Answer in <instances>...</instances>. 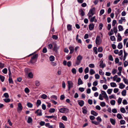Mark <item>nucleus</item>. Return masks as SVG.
Returning <instances> with one entry per match:
<instances>
[{
    "label": "nucleus",
    "mask_w": 128,
    "mask_h": 128,
    "mask_svg": "<svg viewBox=\"0 0 128 128\" xmlns=\"http://www.w3.org/2000/svg\"><path fill=\"white\" fill-rule=\"evenodd\" d=\"M38 56V54H35L32 56L30 61V62L32 64L35 62L37 60V59Z\"/></svg>",
    "instance_id": "f257e3e1"
},
{
    "label": "nucleus",
    "mask_w": 128,
    "mask_h": 128,
    "mask_svg": "<svg viewBox=\"0 0 128 128\" xmlns=\"http://www.w3.org/2000/svg\"><path fill=\"white\" fill-rule=\"evenodd\" d=\"M95 10V9L94 8H93L90 10L88 14L89 18L91 17L94 14Z\"/></svg>",
    "instance_id": "f03ea898"
},
{
    "label": "nucleus",
    "mask_w": 128,
    "mask_h": 128,
    "mask_svg": "<svg viewBox=\"0 0 128 128\" xmlns=\"http://www.w3.org/2000/svg\"><path fill=\"white\" fill-rule=\"evenodd\" d=\"M69 111L68 109L65 108H62L59 110L60 112L62 113H68Z\"/></svg>",
    "instance_id": "7ed1b4c3"
},
{
    "label": "nucleus",
    "mask_w": 128,
    "mask_h": 128,
    "mask_svg": "<svg viewBox=\"0 0 128 128\" xmlns=\"http://www.w3.org/2000/svg\"><path fill=\"white\" fill-rule=\"evenodd\" d=\"M82 58V56L81 55H79L77 57L76 61V64L77 65H79Z\"/></svg>",
    "instance_id": "20e7f679"
},
{
    "label": "nucleus",
    "mask_w": 128,
    "mask_h": 128,
    "mask_svg": "<svg viewBox=\"0 0 128 128\" xmlns=\"http://www.w3.org/2000/svg\"><path fill=\"white\" fill-rule=\"evenodd\" d=\"M23 107L21 104L19 102L18 104V107L17 108V111L18 112L20 113L21 110H22Z\"/></svg>",
    "instance_id": "39448f33"
},
{
    "label": "nucleus",
    "mask_w": 128,
    "mask_h": 128,
    "mask_svg": "<svg viewBox=\"0 0 128 128\" xmlns=\"http://www.w3.org/2000/svg\"><path fill=\"white\" fill-rule=\"evenodd\" d=\"M100 36H97L96 40V43L97 44L100 45Z\"/></svg>",
    "instance_id": "423d86ee"
},
{
    "label": "nucleus",
    "mask_w": 128,
    "mask_h": 128,
    "mask_svg": "<svg viewBox=\"0 0 128 128\" xmlns=\"http://www.w3.org/2000/svg\"><path fill=\"white\" fill-rule=\"evenodd\" d=\"M35 114H37L38 116H41L42 115V111L41 110H38L35 112Z\"/></svg>",
    "instance_id": "0eeeda50"
},
{
    "label": "nucleus",
    "mask_w": 128,
    "mask_h": 128,
    "mask_svg": "<svg viewBox=\"0 0 128 128\" xmlns=\"http://www.w3.org/2000/svg\"><path fill=\"white\" fill-rule=\"evenodd\" d=\"M94 25L93 23H91L89 25V28L90 30H92L94 28Z\"/></svg>",
    "instance_id": "6e6552de"
},
{
    "label": "nucleus",
    "mask_w": 128,
    "mask_h": 128,
    "mask_svg": "<svg viewBox=\"0 0 128 128\" xmlns=\"http://www.w3.org/2000/svg\"><path fill=\"white\" fill-rule=\"evenodd\" d=\"M69 49L70 50V54H72L74 51V48L72 46H70L69 47Z\"/></svg>",
    "instance_id": "1a4fd4ad"
},
{
    "label": "nucleus",
    "mask_w": 128,
    "mask_h": 128,
    "mask_svg": "<svg viewBox=\"0 0 128 128\" xmlns=\"http://www.w3.org/2000/svg\"><path fill=\"white\" fill-rule=\"evenodd\" d=\"M67 83L68 84V86L72 87L73 83L71 81H67Z\"/></svg>",
    "instance_id": "9d476101"
},
{
    "label": "nucleus",
    "mask_w": 128,
    "mask_h": 128,
    "mask_svg": "<svg viewBox=\"0 0 128 128\" xmlns=\"http://www.w3.org/2000/svg\"><path fill=\"white\" fill-rule=\"evenodd\" d=\"M110 121L112 124L114 125L116 123V120L115 119L112 118H110Z\"/></svg>",
    "instance_id": "9b49d317"
},
{
    "label": "nucleus",
    "mask_w": 128,
    "mask_h": 128,
    "mask_svg": "<svg viewBox=\"0 0 128 128\" xmlns=\"http://www.w3.org/2000/svg\"><path fill=\"white\" fill-rule=\"evenodd\" d=\"M58 49V47L56 44L53 47V50L56 52H57Z\"/></svg>",
    "instance_id": "f8f14e48"
},
{
    "label": "nucleus",
    "mask_w": 128,
    "mask_h": 128,
    "mask_svg": "<svg viewBox=\"0 0 128 128\" xmlns=\"http://www.w3.org/2000/svg\"><path fill=\"white\" fill-rule=\"evenodd\" d=\"M67 28L68 30V31H71L72 30V26L70 24H68L67 26Z\"/></svg>",
    "instance_id": "ddd939ff"
},
{
    "label": "nucleus",
    "mask_w": 128,
    "mask_h": 128,
    "mask_svg": "<svg viewBox=\"0 0 128 128\" xmlns=\"http://www.w3.org/2000/svg\"><path fill=\"white\" fill-rule=\"evenodd\" d=\"M91 114L95 116H97L98 115V113L93 110L91 111Z\"/></svg>",
    "instance_id": "4468645a"
},
{
    "label": "nucleus",
    "mask_w": 128,
    "mask_h": 128,
    "mask_svg": "<svg viewBox=\"0 0 128 128\" xmlns=\"http://www.w3.org/2000/svg\"><path fill=\"white\" fill-rule=\"evenodd\" d=\"M118 38L117 40L118 42H120L122 40V37L119 33H118Z\"/></svg>",
    "instance_id": "2eb2a0df"
},
{
    "label": "nucleus",
    "mask_w": 128,
    "mask_h": 128,
    "mask_svg": "<svg viewBox=\"0 0 128 128\" xmlns=\"http://www.w3.org/2000/svg\"><path fill=\"white\" fill-rule=\"evenodd\" d=\"M83 82L80 78H78V85L82 84Z\"/></svg>",
    "instance_id": "dca6fc26"
},
{
    "label": "nucleus",
    "mask_w": 128,
    "mask_h": 128,
    "mask_svg": "<svg viewBox=\"0 0 128 128\" xmlns=\"http://www.w3.org/2000/svg\"><path fill=\"white\" fill-rule=\"evenodd\" d=\"M78 104L80 106L82 107L84 104V102L83 100H81L78 102Z\"/></svg>",
    "instance_id": "f3484780"
},
{
    "label": "nucleus",
    "mask_w": 128,
    "mask_h": 128,
    "mask_svg": "<svg viewBox=\"0 0 128 128\" xmlns=\"http://www.w3.org/2000/svg\"><path fill=\"white\" fill-rule=\"evenodd\" d=\"M125 87V85L122 83H120L119 84V88L120 89H123Z\"/></svg>",
    "instance_id": "a211bd4d"
},
{
    "label": "nucleus",
    "mask_w": 128,
    "mask_h": 128,
    "mask_svg": "<svg viewBox=\"0 0 128 128\" xmlns=\"http://www.w3.org/2000/svg\"><path fill=\"white\" fill-rule=\"evenodd\" d=\"M32 119L31 117L30 116H28V120L27 121L28 123H32Z\"/></svg>",
    "instance_id": "6ab92c4d"
},
{
    "label": "nucleus",
    "mask_w": 128,
    "mask_h": 128,
    "mask_svg": "<svg viewBox=\"0 0 128 128\" xmlns=\"http://www.w3.org/2000/svg\"><path fill=\"white\" fill-rule=\"evenodd\" d=\"M118 48L119 49H122V42L119 43L118 46Z\"/></svg>",
    "instance_id": "aec40b11"
},
{
    "label": "nucleus",
    "mask_w": 128,
    "mask_h": 128,
    "mask_svg": "<svg viewBox=\"0 0 128 128\" xmlns=\"http://www.w3.org/2000/svg\"><path fill=\"white\" fill-rule=\"evenodd\" d=\"M41 103V101L40 100H37L36 105L37 107H38V106L40 105Z\"/></svg>",
    "instance_id": "412c9836"
},
{
    "label": "nucleus",
    "mask_w": 128,
    "mask_h": 128,
    "mask_svg": "<svg viewBox=\"0 0 128 128\" xmlns=\"http://www.w3.org/2000/svg\"><path fill=\"white\" fill-rule=\"evenodd\" d=\"M80 14L82 16H84V15L85 13L84 11L82 9H80Z\"/></svg>",
    "instance_id": "4be33fe9"
},
{
    "label": "nucleus",
    "mask_w": 128,
    "mask_h": 128,
    "mask_svg": "<svg viewBox=\"0 0 128 128\" xmlns=\"http://www.w3.org/2000/svg\"><path fill=\"white\" fill-rule=\"evenodd\" d=\"M110 85L112 87H116L117 85L116 83L114 82H112L110 83Z\"/></svg>",
    "instance_id": "5701e85b"
},
{
    "label": "nucleus",
    "mask_w": 128,
    "mask_h": 128,
    "mask_svg": "<svg viewBox=\"0 0 128 128\" xmlns=\"http://www.w3.org/2000/svg\"><path fill=\"white\" fill-rule=\"evenodd\" d=\"M51 62L54 61V57L53 56H51L49 58Z\"/></svg>",
    "instance_id": "b1692460"
},
{
    "label": "nucleus",
    "mask_w": 128,
    "mask_h": 128,
    "mask_svg": "<svg viewBox=\"0 0 128 128\" xmlns=\"http://www.w3.org/2000/svg\"><path fill=\"white\" fill-rule=\"evenodd\" d=\"M59 127L60 128H65V126L64 124L61 122L60 123Z\"/></svg>",
    "instance_id": "393cba45"
},
{
    "label": "nucleus",
    "mask_w": 128,
    "mask_h": 128,
    "mask_svg": "<svg viewBox=\"0 0 128 128\" xmlns=\"http://www.w3.org/2000/svg\"><path fill=\"white\" fill-rule=\"evenodd\" d=\"M8 81L9 83L10 84H13V81L11 77H9L8 79Z\"/></svg>",
    "instance_id": "a878e982"
},
{
    "label": "nucleus",
    "mask_w": 128,
    "mask_h": 128,
    "mask_svg": "<svg viewBox=\"0 0 128 128\" xmlns=\"http://www.w3.org/2000/svg\"><path fill=\"white\" fill-rule=\"evenodd\" d=\"M90 75H92L94 74L95 73V72L94 70L91 69L90 71Z\"/></svg>",
    "instance_id": "bb28decb"
},
{
    "label": "nucleus",
    "mask_w": 128,
    "mask_h": 128,
    "mask_svg": "<svg viewBox=\"0 0 128 128\" xmlns=\"http://www.w3.org/2000/svg\"><path fill=\"white\" fill-rule=\"evenodd\" d=\"M118 29L119 31H122L123 30V28L121 25H119L118 26Z\"/></svg>",
    "instance_id": "cd10ccee"
},
{
    "label": "nucleus",
    "mask_w": 128,
    "mask_h": 128,
    "mask_svg": "<svg viewBox=\"0 0 128 128\" xmlns=\"http://www.w3.org/2000/svg\"><path fill=\"white\" fill-rule=\"evenodd\" d=\"M3 100L6 103L10 102V99L8 98L4 99Z\"/></svg>",
    "instance_id": "c85d7f7f"
},
{
    "label": "nucleus",
    "mask_w": 128,
    "mask_h": 128,
    "mask_svg": "<svg viewBox=\"0 0 128 128\" xmlns=\"http://www.w3.org/2000/svg\"><path fill=\"white\" fill-rule=\"evenodd\" d=\"M47 97V96L45 94H42L41 96V98L44 99H46Z\"/></svg>",
    "instance_id": "c756f323"
},
{
    "label": "nucleus",
    "mask_w": 128,
    "mask_h": 128,
    "mask_svg": "<svg viewBox=\"0 0 128 128\" xmlns=\"http://www.w3.org/2000/svg\"><path fill=\"white\" fill-rule=\"evenodd\" d=\"M122 95L123 96H125L126 95V90H124L122 92Z\"/></svg>",
    "instance_id": "7c9ffc66"
},
{
    "label": "nucleus",
    "mask_w": 128,
    "mask_h": 128,
    "mask_svg": "<svg viewBox=\"0 0 128 128\" xmlns=\"http://www.w3.org/2000/svg\"><path fill=\"white\" fill-rule=\"evenodd\" d=\"M0 79L1 81L3 82H4V77L0 75Z\"/></svg>",
    "instance_id": "2f4dec72"
},
{
    "label": "nucleus",
    "mask_w": 128,
    "mask_h": 128,
    "mask_svg": "<svg viewBox=\"0 0 128 128\" xmlns=\"http://www.w3.org/2000/svg\"><path fill=\"white\" fill-rule=\"evenodd\" d=\"M7 69L6 68H4L2 70L3 73L4 74H6L7 73Z\"/></svg>",
    "instance_id": "473e14b6"
},
{
    "label": "nucleus",
    "mask_w": 128,
    "mask_h": 128,
    "mask_svg": "<svg viewBox=\"0 0 128 128\" xmlns=\"http://www.w3.org/2000/svg\"><path fill=\"white\" fill-rule=\"evenodd\" d=\"M27 105L28 107L30 108H32L33 106L32 104L29 102L27 103Z\"/></svg>",
    "instance_id": "72a5a7b5"
},
{
    "label": "nucleus",
    "mask_w": 128,
    "mask_h": 128,
    "mask_svg": "<svg viewBox=\"0 0 128 128\" xmlns=\"http://www.w3.org/2000/svg\"><path fill=\"white\" fill-rule=\"evenodd\" d=\"M55 111V109L54 108H50L49 110V112L50 113H54Z\"/></svg>",
    "instance_id": "f704fd0d"
},
{
    "label": "nucleus",
    "mask_w": 128,
    "mask_h": 128,
    "mask_svg": "<svg viewBox=\"0 0 128 128\" xmlns=\"http://www.w3.org/2000/svg\"><path fill=\"white\" fill-rule=\"evenodd\" d=\"M123 80L125 84H128V80L125 78H124Z\"/></svg>",
    "instance_id": "c9c22d12"
},
{
    "label": "nucleus",
    "mask_w": 128,
    "mask_h": 128,
    "mask_svg": "<svg viewBox=\"0 0 128 128\" xmlns=\"http://www.w3.org/2000/svg\"><path fill=\"white\" fill-rule=\"evenodd\" d=\"M96 119L98 122H99V123L101 122L102 121V119L100 117H98L96 118Z\"/></svg>",
    "instance_id": "e433bc0d"
},
{
    "label": "nucleus",
    "mask_w": 128,
    "mask_h": 128,
    "mask_svg": "<svg viewBox=\"0 0 128 128\" xmlns=\"http://www.w3.org/2000/svg\"><path fill=\"white\" fill-rule=\"evenodd\" d=\"M24 91L26 94L30 92V90L28 88H26L24 89Z\"/></svg>",
    "instance_id": "4c0bfd02"
},
{
    "label": "nucleus",
    "mask_w": 128,
    "mask_h": 128,
    "mask_svg": "<svg viewBox=\"0 0 128 128\" xmlns=\"http://www.w3.org/2000/svg\"><path fill=\"white\" fill-rule=\"evenodd\" d=\"M117 118L119 119H121L122 118V117L121 114H118L117 115Z\"/></svg>",
    "instance_id": "58836bf2"
},
{
    "label": "nucleus",
    "mask_w": 128,
    "mask_h": 128,
    "mask_svg": "<svg viewBox=\"0 0 128 128\" xmlns=\"http://www.w3.org/2000/svg\"><path fill=\"white\" fill-rule=\"evenodd\" d=\"M110 39L112 41L116 40V38L114 36H112L110 37Z\"/></svg>",
    "instance_id": "ea45409f"
},
{
    "label": "nucleus",
    "mask_w": 128,
    "mask_h": 128,
    "mask_svg": "<svg viewBox=\"0 0 128 128\" xmlns=\"http://www.w3.org/2000/svg\"><path fill=\"white\" fill-rule=\"evenodd\" d=\"M71 71L72 73L74 74H75L76 73V70L75 68H72Z\"/></svg>",
    "instance_id": "a19ab883"
},
{
    "label": "nucleus",
    "mask_w": 128,
    "mask_h": 128,
    "mask_svg": "<svg viewBox=\"0 0 128 128\" xmlns=\"http://www.w3.org/2000/svg\"><path fill=\"white\" fill-rule=\"evenodd\" d=\"M92 124H94L96 125H98L99 124V122L95 121H92Z\"/></svg>",
    "instance_id": "79ce46f5"
},
{
    "label": "nucleus",
    "mask_w": 128,
    "mask_h": 128,
    "mask_svg": "<svg viewBox=\"0 0 128 128\" xmlns=\"http://www.w3.org/2000/svg\"><path fill=\"white\" fill-rule=\"evenodd\" d=\"M115 101L114 100H111L110 102V103L112 106H114L115 105Z\"/></svg>",
    "instance_id": "37998d69"
},
{
    "label": "nucleus",
    "mask_w": 128,
    "mask_h": 128,
    "mask_svg": "<svg viewBox=\"0 0 128 128\" xmlns=\"http://www.w3.org/2000/svg\"><path fill=\"white\" fill-rule=\"evenodd\" d=\"M112 91V89H109L108 90L107 92L108 94H110Z\"/></svg>",
    "instance_id": "c03bdc74"
},
{
    "label": "nucleus",
    "mask_w": 128,
    "mask_h": 128,
    "mask_svg": "<svg viewBox=\"0 0 128 128\" xmlns=\"http://www.w3.org/2000/svg\"><path fill=\"white\" fill-rule=\"evenodd\" d=\"M97 48L96 47H95L93 48V50L94 52L95 53V54H97L98 53V52L97 51Z\"/></svg>",
    "instance_id": "a18cd8bd"
},
{
    "label": "nucleus",
    "mask_w": 128,
    "mask_h": 128,
    "mask_svg": "<svg viewBox=\"0 0 128 128\" xmlns=\"http://www.w3.org/2000/svg\"><path fill=\"white\" fill-rule=\"evenodd\" d=\"M62 119L64 121H66L68 120L66 116H62Z\"/></svg>",
    "instance_id": "49530a36"
},
{
    "label": "nucleus",
    "mask_w": 128,
    "mask_h": 128,
    "mask_svg": "<svg viewBox=\"0 0 128 128\" xmlns=\"http://www.w3.org/2000/svg\"><path fill=\"white\" fill-rule=\"evenodd\" d=\"M52 38L54 39L57 40L58 38V36H57L54 35H53L52 36Z\"/></svg>",
    "instance_id": "de8ad7c7"
},
{
    "label": "nucleus",
    "mask_w": 128,
    "mask_h": 128,
    "mask_svg": "<svg viewBox=\"0 0 128 128\" xmlns=\"http://www.w3.org/2000/svg\"><path fill=\"white\" fill-rule=\"evenodd\" d=\"M103 50L102 48V47H100L98 48V52H101Z\"/></svg>",
    "instance_id": "09e8293b"
},
{
    "label": "nucleus",
    "mask_w": 128,
    "mask_h": 128,
    "mask_svg": "<svg viewBox=\"0 0 128 128\" xmlns=\"http://www.w3.org/2000/svg\"><path fill=\"white\" fill-rule=\"evenodd\" d=\"M113 30L115 34H116L117 32V28L116 26H114L113 28Z\"/></svg>",
    "instance_id": "8fccbe9b"
},
{
    "label": "nucleus",
    "mask_w": 128,
    "mask_h": 128,
    "mask_svg": "<svg viewBox=\"0 0 128 128\" xmlns=\"http://www.w3.org/2000/svg\"><path fill=\"white\" fill-rule=\"evenodd\" d=\"M120 111L122 113H124L126 112V110L124 108H120Z\"/></svg>",
    "instance_id": "3c124183"
},
{
    "label": "nucleus",
    "mask_w": 128,
    "mask_h": 128,
    "mask_svg": "<svg viewBox=\"0 0 128 128\" xmlns=\"http://www.w3.org/2000/svg\"><path fill=\"white\" fill-rule=\"evenodd\" d=\"M108 58L111 61H113V60L112 56L111 55H110L108 56Z\"/></svg>",
    "instance_id": "603ef678"
},
{
    "label": "nucleus",
    "mask_w": 128,
    "mask_h": 128,
    "mask_svg": "<svg viewBox=\"0 0 128 128\" xmlns=\"http://www.w3.org/2000/svg\"><path fill=\"white\" fill-rule=\"evenodd\" d=\"M104 12V9H102L100 10V15L101 16L103 14Z\"/></svg>",
    "instance_id": "864d4df0"
},
{
    "label": "nucleus",
    "mask_w": 128,
    "mask_h": 128,
    "mask_svg": "<svg viewBox=\"0 0 128 128\" xmlns=\"http://www.w3.org/2000/svg\"><path fill=\"white\" fill-rule=\"evenodd\" d=\"M28 76L30 78L33 77V74L32 72H30L28 74Z\"/></svg>",
    "instance_id": "5fc2aeb1"
},
{
    "label": "nucleus",
    "mask_w": 128,
    "mask_h": 128,
    "mask_svg": "<svg viewBox=\"0 0 128 128\" xmlns=\"http://www.w3.org/2000/svg\"><path fill=\"white\" fill-rule=\"evenodd\" d=\"M96 16H94L92 17V18L90 20V21L91 22H92L94 21V20L95 19Z\"/></svg>",
    "instance_id": "6e6d98bb"
},
{
    "label": "nucleus",
    "mask_w": 128,
    "mask_h": 128,
    "mask_svg": "<svg viewBox=\"0 0 128 128\" xmlns=\"http://www.w3.org/2000/svg\"><path fill=\"white\" fill-rule=\"evenodd\" d=\"M100 105L102 107H104L105 106L106 104L104 102H100Z\"/></svg>",
    "instance_id": "4d7b16f0"
},
{
    "label": "nucleus",
    "mask_w": 128,
    "mask_h": 128,
    "mask_svg": "<svg viewBox=\"0 0 128 128\" xmlns=\"http://www.w3.org/2000/svg\"><path fill=\"white\" fill-rule=\"evenodd\" d=\"M103 24L102 23L100 24H99V30H101L102 29V28L103 27Z\"/></svg>",
    "instance_id": "13d9d810"
},
{
    "label": "nucleus",
    "mask_w": 128,
    "mask_h": 128,
    "mask_svg": "<svg viewBox=\"0 0 128 128\" xmlns=\"http://www.w3.org/2000/svg\"><path fill=\"white\" fill-rule=\"evenodd\" d=\"M35 83L36 86H39L40 85V82L38 80L36 81Z\"/></svg>",
    "instance_id": "bf43d9fd"
},
{
    "label": "nucleus",
    "mask_w": 128,
    "mask_h": 128,
    "mask_svg": "<svg viewBox=\"0 0 128 128\" xmlns=\"http://www.w3.org/2000/svg\"><path fill=\"white\" fill-rule=\"evenodd\" d=\"M48 49H52V44H49L48 46Z\"/></svg>",
    "instance_id": "052dcab7"
},
{
    "label": "nucleus",
    "mask_w": 128,
    "mask_h": 128,
    "mask_svg": "<svg viewBox=\"0 0 128 128\" xmlns=\"http://www.w3.org/2000/svg\"><path fill=\"white\" fill-rule=\"evenodd\" d=\"M89 68L88 67L86 68L84 70V73L85 74L87 73L88 72Z\"/></svg>",
    "instance_id": "680f3d73"
},
{
    "label": "nucleus",
    "mask_w": 128,
    "mask_h": 128,
    "mask_svg": "<svg viewBox=\"0 0 128 128\" xmlns=\"http://www.w3.org/2000/svg\"><path fill=\"white\" fill-rule=\"evenodd\" d=\"M78 71L80 73H81L82 72H83V68L82 67H81L79 68L78 70Z\"/></svg>",
    "instance_id": "e2e57ef3"
},
{
    "label": "nucleus",
    "mask_w": 128,
    "mask_h": 128,
    "mask_svg": "<svg viewBox=\"0 0 128 128\" xmlns=\"http://www.w3.org/2000/svg\"><path fill=\"white\" fill-rule=\"evenodd\" d=\"M122 100V99L120 97L118 99V102L119 104H121Z\"/></svg>",
    "instance_id": "0e129e2a"
},
{
    "label": "nucleus",
    "mask_w": 128,
    "mask_h": 128,
    "mask_svg": "<svg viewBox=\"0 0 128 128\" xmlns=\"http://www.w3.org/2000/svg\"><path fill=\"white\" fill-rule=\"evenodd\" d=\"M4 96L6 98H8L9 97V96L7 93H5L4 94Z\"/></svg>",
    "instance_id": "69168bd1"
},
{
    "label": "nucleus",
    "mask_w": 128,
    "mask_h": 128,
    "mask_svg": "<svg viewBox=\"0 0 128 128\" xmlns=\"http://www.w3.org/2000/svg\"><path fill=\"white\" fill-rule=\"evenodd\" d=\"M122 103L123 104H128V102L125 99L124 100L122 101Z\"/></svg>",
    "instance_id": "338daca9"
},
{
    "label": "nucleus",
    "mask_w": 128,
    "mask_h": 128,
    "mask_svg": "<svg viewBox=\"0 0 128 128\" xmlns=\"http://www.w3.org/2000/svg\"><path fill=\"white\" fill-rule=\"evenodd\" d=\"M128 65V62L126 61H125L124 63V66L126 67Z\"/></svg>",
    "instance_id": "774afa93"
}]
</instances>
